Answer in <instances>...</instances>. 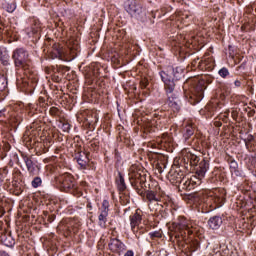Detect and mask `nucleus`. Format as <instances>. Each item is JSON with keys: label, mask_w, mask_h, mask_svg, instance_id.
Instances as JSON below:
<instances>
[{"label": "nucleus", "mask_w": 256, "mask_h": 256, "mask_svg": "<svg viewBox=\"0 0 256 256\" xmlns=\"http://www.w3.org/2000/svg\"><path fill=\"white\" fill-rule=\"evenodd\" d=\"M129 179L138 195L145 197V192L149 188V183H147V171L141 166L132 165L129 169Z\"/></svg>", "instance_id": "f257e3e1"}, {"label": "nucleus", "mask_w": 256, "mask_h": 256, "mask_svg": "<svg viewBox=\"0 0 256 256\" xmlns=\"http://www.w3.org/2000/svg\"><path fill=\"white\" fill-rule=\"evenodd\" d=\"M160 77L164 83L166 95L168 96V107H170L174 112L181 111V100L177 97V95L173 94V91H175V80L171 78V76L165 74V72H160Z\"/></svg>", "instance_id": "f03ea898"}, {"label": "nucleus", "mask_w": 256, "mask_h": 256, "mask_svg": "<svg viewBox=\"0 0 256 256\" xmlns=\"http://www.w3.org/2000/svg\"><path fill=\"white\" fill-rule=\"evenodd\" d=\"M184 163L190 165L191 167H196V175L198 179H203L207 171H209V161L199 158V156L193 154L192 152H186L184 154Z\"/></svg>", "instance_id": "7ed1b4c3"}, {"label": "nucleus", "mask_w": 256, "mask_h": 256, "mask_svg": "<svg viewBox=\"0 0 256 256\" xmlns=\"http://www.w3.org/2000/svg\"><path fill=\"white\" fill-rule=\"evenodd\" d=\"M125 11H127L131 17H134V19H137V21H141L142 23L147 21V9L138 3L137 0H128L125 3Z\"/></svg>", "instance_id": "20e7f679"}, {"label": "nucleus", "mask_w": 256, "mask_h": 256, "mask_svg": "<svg viewBox=\"0 0 256 256\" xmlns=\"http://www.w3.org/2000/svg\"><path fill=\"white\" fill-rule=\"evenodd\" d=\"M174 229V236L176 239H185V235H193V230L191 228V221L187 220L185 217H178V220L172 224Z\"/></svg>", "instance_id": "39448f33"}, {"label": "nucleus", "mask_w": 256, "mask_h": 256, "mask_svg": "<svg viewBox=\"0 0 256 256\" xmlns=\"http://www.w3.org/2000/svg\"><path fill=\"white\" fill-rule=\"evenodd\" d=\"M12 60L14 61L15 67L18 69L29 68V51L25 48H17L12 53Z\"/></svg>", "instance_id": "423d86ee"}, {"label": "nucleus", "mask_w": 256, "mask_h": 256, "mask_svg": "<svg viewBox=\"0 0 256 256\" xmlns=\"http://www.w3.org/2000/svg\"><path fill=\"white\" fill-rule=\"evenodd\" d=\"M161 187H159V183L155 180H150L148 183V188L144 193L146 194V199L149 203H159L161 201V197L159 196V191Z\"/></svg>", "instance_id": "0eeeda50"}, {"label": "nucleus", "mask_w": 256, "mask_h": 256, "mask_svg": "<svg viewBox=\"0 0 256 256\" xmlns=\"http://www.w3.org/2000/svg\"><path fill=\"white\" fill-rule=\"evenodd\" d=\"M204 95H205V82L200 81L194 86L188 98L190 105H197V103L202 101Z\"/></svg>", "instance_id": "6e6552de"}, {"label": "nucleus", "mask_w": 256, "mask_h": 256, "mask_svg": "<svg viewBox=\"0 0 256 256\" xmlns=\"http://www.w3.org/2000/svg\"><path fill=\"white\" fill-rule=\"evenodd\" d=\"M109 200H103L100 208V214L98 216V225L101 229H107V217H109Z\"/></svg>", "instance_id": "1a4fd4ad"}, {"label": "nucleus", "mask_w": 256, "mask_h": 256, "mask_svg": "<svg viewBox=\"0 0 256 256\" xmlns=\"http://www.w3.org/2000/svg\"><path fill=\"white\" fill-rule=\"evenodd\" d=\"M130 227L131 231L134 233L139 232V225H141L143 221V210L136 209L135 212H133L130 216Z\"/></svg>", "instance_id": "9d476101"}, {"label": "nucleus", "mask_w": 256, "mask_h": 256, "mask_svg": "<svg viewBox=\"0 0 256 256\" xmlns=\"http://www.w3.org/2000/svg\"><path fill=\"white\" fill-rule=\"evenodd\" d=\"M58 183H60L63 191H70L75 187V178L69 173L62 174L58 177Z\"/></svg>", "instance_id": "9b49d317"}, {"label": "nucleus", "mask_w": 256, "mask_h": 256, "mask_svg": "<svg viewBox=\"0 0 256 256\" xmlns=\"http://www.w3.org/2000/svg\"><path fill=\"white\" fill-rule=\"evenodd\" d=\"M162 73H165V75H168L170 78L174 79V81H179L181 77H183V69L181 67L174 68L173 66H168L165 70L161 71Z\"/></svg>", "instance_id": "f8f14e48"}, {"label": "nucleus", "mask_w": 256, "mask_h": 256, "mask_svg": "<svg viewBox=\"0 0 256 256\" xmlns=\"http://www.w3.org/2000/svg\"><path fill=\"white\" fill-rule=\"evenodd\" d=\"M108 247L112 253H117V255H121L122 251H125V244L117 238L112 239Z\"/></svg>", "instance_id": "ddd939ff"}, {"label": "nucleus", "mask_w": 256, "mask_h": 256, "mask_svg": "<svg viewBox=\"0 0 256 256\" xmlns=\"http://www.w3.org/2000/svg\"><path fill=\"white\" fill-rule=\"evenodd\" d=\"M198 69L200 71H213L215 69V60L211 57L201 60L198 63Z\"/></svg>", "instance_id": "4468645a"}, {"label": "nucleus", "mask_w": 256, "mask_h": 256, "mask_svg": "<svg viewBox=\"0 0 256 256\" xmlns=\"http://www.w3.org/2000/svg\"><path fill=\"white\" fill-rule=\"evenodd\" d=\"M82 117H84V121H86V123L92 127L93 125H97L99 121V116L96 114V112H91L89 110L84 111L82 113Z\"/></svg>", "instance_id": "2eb2a0df"}, {"label": "nucleus", "mask_w": 256, "mask_h": 256, "mask_svg": "<svg viewBox=\"0 0 256 256\" xmlns=\"http://www.w3.org/2000/svg\"><path fill=\"white\" fill-rule=\"evenodd\" d=\"M50 55L52 59H60V61H65V57L67 56L65 50L59 46V44L53 45V50Z\"/></svg>", "instance_id": "dca6fc26"}, {"label": "nucleus", "mask_w": 256, "mask_h": 256, "mask_svg": "<svg viewBox=\"0 0 256 256\" xmlns=\"http://www.w3.org/2000/svg\"><path fill=\"white\" fill-rule=\"evenodd\" d=\"M68 49H69L70 57L72 59H75V57L77 56V54L81 49V46H79V41L73 40V39L69 40Z\"/></svg>", "instance_id": "f3484780"}, {"label": "nucleus", "mask_w": 256, "mask_h": 256, "mask_svg": "<svg viewBox=\"0 0 256 256\" xmlns=\"http://www.w3.org/2000/svg\"><path fill=\"white\" fill-rule=\"evenodd\" d=\"M23 160L24 163L27 167V171L31 174V175H35V173H37V164H35L33 162V160H31V157L25 155L23 156Z\"/></svg>", "instance_id": "a211bd4d"}, {"label": "nucleus", "mask_w": 256, "mask_h": 256, "mask_svg": "<svg viewBox=\"0 0 256 256\" xmlns=\"http://www.w3.org/2000/svg\"><path fill=\"white\" fill-rule=\"evenodd\" d=\"M208 225L210 229L217 230L219 227H221V225H223V218H221V216L210 217L208 220Z\"/></svg>", "instance_id": "6ab92c4d"}, {"label": "nucleus", "mask_w": 256, "mask_h": 256, "mask_svg": "<svg viewBox=\"0 0 256 256\" xmlns=\"http://www.w3.org/2000/svg\"><path fill=\"white\" fill-rule=\"evenodd\" d=\"M115 183L117 185V189L119 193H123L125 189H127V184L125 183V177H123V174L121 172H118V175L116 176Z\"/></svg>", "instance_id": "aec40b11"}, {"label": "nucleus", "mask_w": 256, "mask_h": 256, "mask_svg": "<svg viewBox=\"0 0 256 256\" xmlns=\"http://www.w3.org/2000/svg\"><path fill=\"white\" fill-rule=\"evenodd\" d=\"M168 179L171 181V183H174L177 185L182 179H183V172H179L177 170H171L168 173Z\"/></svg>", "instance_id": "412c9836"}, {"label": "nucleus", "mask_w": 256, "mask_h": 256, "mask_svg": "<svg viewBox=\"0 0 256 256\" xmlns=\"http://www.w3.org/2000/svg\"><path fill=\"white\" fill-rule=\"evenodd\" d=\"M76 161L82 169H87L89 158L87 157V154L85 152H79L78 155L76 156Z\"/></svg>", "instance_id": "4be33fe9"}, {"label": "nucleus", "mask_w": 256, "mask_h": 256, "mask_svg": "<svg viewBox=\"0 0 256 256\" xmlns=\"http://www.w3.org/2000/svg\"><path fill=\"white\" fill-rule=\"evenodd\" d=\"M179 185L182 189H185L186 191H191V189H193L192 180L187 177H183L179 182Z\"/></svg>", "instance_id": "5701e85b"}, {"label": "nucleus", "mask_w": 256, "mask_h": 256, "mask_svg": "<svg viewBox=\"0 0 256 256\" xmlns=\"http://www.w3.org/2000/svg\"><path fill=\"white\" fill-rule=\"evenodd\" d=\"M195 133V127H193V125L191 124H188L186 127H185V137L186 139H189V137H191L192 135H194Z\"/></svg>", "instance_id": "b1692460"}, {"label": "nucleus", "mask_w": 256, "mask_h": 256, "mask_svg": "<svg viewBox=\"0 0 256 256\" xmlns=\"http://www.w3.org/2000/svg\"><path fill=\"white\" fill-rule=\"evenodd\" d=\"M217 201H219V198H215L213 196H207L206 199H205L206 205L211 206L212 209H215L217 207V205H213V202L217 203Z\"/></svg>", "instance_id": "393cba45"}, {"label": "nucleus", "mask_w": 256, "mask_h": 256, "mask_svg": "<svg viewBox=\"0 0 256 256\" xmlns=\"http://www.w3.org/2000/svg\"><path fill=\"white\" fill-rule=\"evenodd\" d=\"M49 113H50L51 117L59 118V117H61L62 111L59 110V108L53 106L50 108Z\"/></svg>", "instance_id": "a878e982"}, {"label": "nucleus", "mask_w": 256, "mask_h": 256, "mask_svg": "<svg viewBox=\"0 0 256 256\" xmlns=\"http://www.w3.org/2000/svg\"><path fill=\"white\" fill-rule=\"evenodd\" d=\"M218 75L222 77V79H227V77H229V69H227V67H222L218 71Z\"/></svg>", "instance_id": "bb28decb"}, {"label": "nucleus", "mask_w": 256, "mask_h": 256, "mask_svg": "<svg viewBox=\"0 0 256 256\" xmlns=\"http://www.w3.org/2000/svg\"><path fill=\"white\" fill-rule=\"evenodd\" d=\"M239 165L237 164V162L235 160H232L230 162V171L231 173H235L237 175V173H239Z\"/></svg>", "instance_id": "cd10ccee"}, {"label": "nucleus", "mask_w": 256, "mask_h": 256, "mask_svg": "<svg viewBox=\"0 0 256 256\" xmlns=\"http://www.w3.org/2000/svg\"><path fill=\"white\" fill-rule=\"evenodd\" d=\"M7 175H9V167L5 166L0 168V179H7Z\"/></svg>", "instance_id": "c85d7f7f"}, {"label": "nucleus", "mask_w": 256, "mask_h": 256, "mask_svg": "<svg viewBox=\"0 0 256 256\" xmlns=\"http://www.w3.org/2000/svg\"><path fill=\"white\" fill-rule=\"evenodd\" d=\"M43 183V181L41 180V177H35L32 182L31 185L34 189H37V187H41V184Z\"/></svg>", "instance_id": "c756f323"}, {"label": "nucleus", "mask_w": 256, "mask_h": 256, "mask_svg": "<svg viewBox=\"0 0 256 256\" xmlns=\"http://www.w3.org/2000/svg\"><path fill=\"white\" fill-rule=\"evenodd\" d=\"M7 87V78L5 76H0V91H4Z\"/></svg>", "instance_id": "7c9ffc66"}, {"label": "nucleus", "mask_w": 256, "mask_h": 256, "mask_svg": "<svg viewBox=\"0 0 256 256\" xmlns=\"http://www.w3.org/2000/svg\"><path fill=\"white\" fill-rule=\"evenodd\" d=\"M17 9V5L15 3H8L6 5V11L8 13H13V11H15Z\"/></svg>", "instance_id": "2f4dec72"}, {"label": "nucleus", "mask_w": 256, "mask_h": 256, "mask_svg": "<svg viewBox=\"0 0 256 256\" xmlns=\"http://www.w3.org/2000/svg\"><path fill=\"white\" fill-rule=\"evenodd\" d=\"M151 239H161L163 235L161 234V231H154L149 233Z\"/></svg>", "instance_id": "473e14b6"}, {"label": "nucleus", "mask_w": 256, "mask_h": 256, "mask_svg": "<svg viewBox=\"0 0 256 256\" xmlns=\"http://www.w3.org/2000/svg\"><path fill=\"white\" fill-rule=\"evenodd\" d=\"M38 105H39V107H42V109H46L48 104L43 97H39Z\"/></svg>", "instance_id": "72a5a7b5"}, {"label": "nucleus", "mask_w": 256, "mask_h": 256, "mask_svg": "<svg viewBox=\"0 0 256 256\" xmlns=\"http://www.w3.org/2000/svg\"><path fill=\"white\" fill-rule=\"evenodd\" d=\"M62 131L69 133V131H71V124L67 122L62 123Z\"/></svg>", "instance_id": "f704fd0d"}, {"label": "nucleus", "mask_w": 256, "mask_h": 256, "mask_svg": "<svg viewBox=\"0 0 256 256\" xmlns=\"http://www.w3.org/2000/svg\"><path fill=\"white\" fill-rule=\"evenodd\" d=\"M147 85H149V80H147V78H143L140 81V87L141 89H147Z\"/></svg>", "instance_id": "c9c22d12"}, {"label": "nucleus", "mask_w": 256, "mask_h": 256, "mask_svg": "<svg viewBox=\"0 0 256 256\" xmlns=\"http://www.w3.org/2000/svg\"><path fill=\"white\" fill-rule=\"evenodd\" d=\"M245 111L247 112L248 117H255V109L252 108H245Z\"/></svg>", "instance_id": "e433bc0d"}, {"label": "nucleus", "mask_w": 256, "mask_h": 256, "mask_svg": "<svg viewBox=\"0 0 256 256\" xmlns=\"http://www.w3.org/2000/svg\"><path fill=\"white\" fill-rule=\"evenodd\" d=\"M241 85H243V83L241 82V80L236 79L234 81V89H241Z\"/></svg>", "instance_id": "4c0bfd02"}, {"label": "nucleus", "mask_w": 256, "mask_h": 256, "mask_svg": "<svg viewBox=\"0 0 256 256\" xmlns=\"http://www.w3.org/2000/svg\"><path fill=\"white\" fill-rule=\"evenodd\" d=\"M231 117L232 119H234V121H237V119L239 118V112L237 110H232Z\"/></svg>", "instance_id": "58836bf2"}, {"label": "nucleus", "mask_w": 256, "mask_h": 256, "mask_svg": "<svg viewBox=\"0 0 256 256\" xmlns=\"http://www.w3.org/2000/svg\"><path fill=\"white\" fill-rule=\"evenodd\" d=\"M199 58H195L193 61H192V63H191V65H192V67H193V69H196V67L199 69Z\"/></svg>", "instance_id": "ea45409f"}, {"label": "nucleus", "mask_w": 256, "mask_h": 256, "mask_svg": "<svg viewBox=\"0 0 256 256\" xmlns=\"http://www.w3.org/2000/svg\"><path fill=\"white\" fill-rule=\"evenodd\" d=\"M200 197H201V193H194L191 195V199H194L195 202L199 201Z\"/></svg>", "instance_id": "a19ab883"}, {"label": "nucleus", "mask_w": 256, "mask_h": 256, "mask_svg": "<svg viewBox=\"0 0 256 256\" xmlns=\"http://www.w3.org/2000/svg\"><path fill=\"white\" fill-rule=\"evenodd\" d=\"M222 125H223V123H221V121H219V120L214 121L215 127H221Z\"/></svg>", "instance_id": "79ce46f5"}, {"label": "nucleus", "mask_w": 256, "mask_h": 256, "mask_svg": "<svg viewBox=\"0 0 256 256\" xmlns=\"http://www.w3.org/2000/svg\"><path fill=\"white\" fill-rule=\"evenodd\" d=\"M135 254L133 253V250H128L124 256H134Z\"/></svg>", "instance_id": "37998d69"}, {"label": "nucleus", "mask_w": 256, "mask_h": 256, "mask_svg": "<svg viewBox=\"0 0 256 256\" xmlns=\"http://www.w3.org/2000/svg\"><path fill=\"white\" fill-rule=\"evenodd\" d=\"M3 65H8L9 64V60H2Z\"/></svg>", "instance_id": "c03bdc74"}, {"label": "nucleus", "mask_w": 256, "mask_h": 256, "mask_svg": "<svg viewBox=\"0 0 256 256\" xmlns=\"http://www.w3.org/2000/svg\"><path fill=\"white\" fill-rule=\"evenodd\" d=\"M1 256H9V254L7 252H2Z\"/></svg>", "instance_id": "a18cd8bd"}, {"label": "nucleus", "mask_w": 256, "mask_h": 256, "mask_svg": "<svg viewBox=\"0 0 256 256\" xmlns=\"http://www.w3.org/2000/svg\"><path fill=\"white\" fill-rule=\"evenodd\" d=\"M3 185V179L0 178V187Z\"/></svg>", "instance_id": "49530a36"}, {"label": "nucleus", "mask_w": 256, "mask_h": 256, "mask_svg": "<svg viewBox=\"0 0 256 256\" xmlns=\"http://www.w3.org/2000/svg\"><path fill=\"white\" fill-rule=\"evenodd\" d=\"M88 209H93V207L91 206V204H87Z\"/></svg>", "instance_id": "de8ad7c7"}, {"label": "nucleus", "mask_w": 256, "mask_h": 256, "mask_svg": "<svg viewBox=\"0 0 256 256\" xmlns=\"http://www.w3.org/2000/svg\"><path fill=\"white\" fill-rule=\"evenodd\" d=\"M238 1V5H241V3H243V0H237Z\"/></svg>", "instance_id": "09e8293b"}, {"label": "nucleus", "mask_w": 256, "mask_h": 256, "mask_svg": "<svg viewBox=\"0 0 256 256\" xmlns=\"http://www.w3.org/2000/svg\"><path fill=\"white\" fill-rule=\"evenodd\" d=\"M3 111L2 110H0V117H3Z\"/></svg>", "instance_id": "8fccbe9b"}, {"label": "nucleus", "mask_w": 256, "mask_h": 256, "mask_svg": "<svg viewBox=\"0 0 256 256\" xmlns=\"http://www.w3.org/2000/svg\"><path fill=\"white\" fill-rule=\"evenodd\" d=\"M185 19H189V15H185Z\"/></svg>", "instance_id": "3c124183"}, {"label": "nucleus", "mask_w": 256, "mask_h": 256, "mask_svg": "<svg viewBox=\"0 0 256 256\" xmlns=\"http://www.w3.org/2000/svg\"><path fill=\"white\" fill-rule=\"evenodd\" d=\"M29 133H31L29 130H28V131H26V135H29Z\"/></svg>", "instance_id": "603ef678"}]
</instances>
